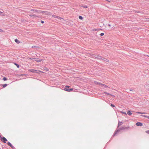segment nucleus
Here are the masks:
<instances>
[{
	"label": "nucleus",
	"instance_id": "b1692460",
	"mask_svg": "<svg viewBox=\"0 0 149 149\" xmlns=\"http://www.w3.org/2000/svg\"><path fill=\"white\" fill-rule=\"evenodd\" d=\"M3 80L4 81H6L7 80V78L6 77H4L3 78Z\"/></svg>",
	"mask_w": 149,
	"mask_h": 149
},
{
	"label": "nucleus",
	"instance_id": "6ab92c4d",
	"mask_svg": "<svg viewBox=\"0 0 149 149\" xmlns=\"http://www.w3.org/2000/svg\"><path fill=\"white\" fill-rule=\"evenodd\" d=\"M44 70L46 71H48L49 70V69H48L46 67H44Z\"/></svg>",
	"mask_w": 149,
	"mask_h": 149
},
{
	"label": "nucleus",
	"instance_id": "f8f14e48",
	"mask_svg": "<svg viewBox=\"0 0 149 149\" xmlns=\"http://www.w3.org/2000/svg\"><path fill=\"white\" fill-rule=\"evenodd\" d=\"M95 84L98 85H99L100 86H101V84H102V83H100V82H97L96 81H95Z\"/></svg>",
	"mask_w": 149,
	"mask_h": 149
},
{
	"label": "nucleus",
	"instance_id": "bb28decb",
	"mask_svg": "<svg viewBox=\"0 0 149 149\" xmlns=\"http://www.w3.org/2000/svg\"><path fill=\"white\" fill-rule=\"evenodd\" d=\"M104 35V33H102L100 34V35L101 36H103Z\"/></svg>",
	"mask_w": 149,
	"mask_h": 149
},
{
	"label": "nucleus",
	"instance_id": "c9c22d12",
	"mask_svg": "<svg viewBox=\"0 0 149 149\" xmlns=\"http://www.w3.org/2000/svg\"><path fill=\"white\" fill-rule=\"evenodd\" d=\"M108 26H111V25H110V24H108Z\"/></svg>",
	"mask_w": 149,
	"mask_h": 149
},
{
	"label": "nucleus",
	"instance_id": "6e6552de",
	"mask_svg": "<svg viewBox=\"0 0 149 149\" xmlns=\"http://www.w3.org/2000/svg\"><path fill=\"white\" fill-rule=\"evenodd\" d=\"M136 125L137 126H141L143 125V123L141 122H137Z\"/></svg>",
	"mask_w": 149,
	"mask_h": 149
},
{
	"label": "nucleus",
	"instance_id": "a878e982",
	"mask_svg": "<svg viewBox=\"0 0 149 149\" xmlns=\"http://www.w3.org/2000/svg\"><path fill=\"white\" fill-rule=\"evenodd\" d=\"M110 105H111V107H115V105H114V104H111Z\"/></svg>",
	"mask_w": 149,
	"mask_h": 149
},
{
	"label": "nucleus",
	"instance_id": "7ed1b4c3",
	"mask_svg": "<svg viewBox=\"0 0 149 149\" xmlns=\"http://www.w3.org/2000/svg\"><path fill=\"white\" fill-rule=\"evenodd\" d=\"M29 72H32L33 73H39V71H38V70H34V69H31V70H29Z\"/></svg>",
	"mask_w": 149,
	"mask_h": 149
},
{
	"label": "nucleus",
	"instance_id": "9b49d317",
	"mask_svg": "<svg viewBox=\"0 0 149 149\" xmlns=\"http://www.w3.org/2000/svg\"><path fill=\"white\" fill-rule=\"evenodd\" d=\"M52 16L53 17H54L55 18H58V19H59V18H60L61 17H58V16H56L55 15H52Z\"/></svg>",
	"mask_w": 149,
	"mask_h": 149
},
{
	"label": "nucleus",
	"instance_id": "e433bc0d",
	"mask_svg": "<svg viewBox=\"0 0 149 149\" xmlns=\"http://www.w3.org/2000/svg\"><path fill=\"white\" fill-rule=\"evenodd\" d=\"M2 13V12H0V13Z\"/></svg>",
	"mask_w": 149,
	"mask_h": 149
},
{
	"label": "nucleus",
	"instance_id": "5701e85b",
	"mask_svg": "<svg viewBox=\"0 0 149 149\" xmlns=\"http://www.w3.org/2000/svg\"><path fill=\"white\" fill-rule=\"evenodd\" d=\"M104 94H107L108 95H111V94H109V93H107V92H104Z\"/></svg>",
	"mask_w": 149,
	"mask_h": 149
},
{
	"label": "nucleus",
	"instance_id": "ddd939ff",
	"mask_svg": "<svg viewBox=\"0 0 149 149\" xmlns=\"http://www.w3.org/2000/svg\"><path fill=\"white\" fill-rule=\"evenodd\" d=\"M127 113L129 116H131L132 114V113H131V111H128L127 112Z\"/></svg>",
	"mask_w": 149,
	"mask_h": 149
},
{
	"label": "nucleus",
	"instance_id": "1a4fd4ad",
	"mask_svg": "<svg viewBox=\"0 0 149 149\" xmlns=\"http://www.w3.org/2000/svg\"><path fill=\"white\" fill-rule=\"evenodd\" d=\"M123 124V123L122 122L119 121L118 122V126L117 127V128H118L121 125Z\"/></svg>",
	"mask_w": 149,
	"mask_h": 149
},
{
	"label": "nucleus",
	"instance_id": "cd10ccee",
	"mask_svg": "<svg viewBox=\"0 0 149 149\" xmlns=\"http://www.w3.org/2000/svg\"><path fill=\"white\" fill-rule=\"evenodd\" d=\"M35 58H30L29 59L31 60H33V59H35Z\"/></svg>",
	"mask_w": 149,
	"mask_h": 149
},
{
	"label": "nucleus",
	"instance_id": "393cba45",
	"mask_svg": "<svg viewBox=\"0 0 149 149\" xmlns=\"http://www.w3.org/2000/svg\"><path fill=\"white\" fill-rule=\"evenodd\" d=\"M121 112L123 114H124L125 115H126L127 113L125 112H123V111H121Z\"/></svg>",
	"mask_w": 149,
	"mask_h": 149
},
{
	"label": "nucleus",
	"instance_id": "c85d7f7f",
	"mask_svg": "<svg viewBox=\"0 0 149 149\" xmlns=\"http://www.w3.org/2000/svg\"><path fill=\"white\" fill-rule=\"evenodd\" d=\"M142 116H143V117H146V118H147V116H146V115H142Z\"/></svg>",
	"mask_w": 149,
	"mask_h": 149
},
{
	"label": "nucleus",
	"instance_id": "7c9ffc66",
	"mask_svg": "<svg viewBox=\"0 0 149 149\" xmlns=\"http://www.w3.org/2000/svg\"><path fill=\"white\" fill-rule=\"evenodd\" d=\"M41 23H42V24H43V23H44V21H43L41 20Z\"/></svg>",
	"mask_w": 149,
	"mask_h": 149
},
{
	"label": "nucleus",
	"instance_id": "412c9836",
	"mask_svg": "<svg viewBox=\"0 0 149 149\" xmlns=\"http://www.w3.org/2000/svg\"><path fill=\"white\" fill-rule=\"evenodd\" d=\"M79 19H81V20L82 19H83L82 17L81 16H79Z\"/></svg>",
	"mask_w": 149,
	"mask_h": 149
},
{
	"label": "nucleus",
	"instance_id": "f704fd0d",
	"mask_svg": "<svg viewBox=\"0 0 149 149\" xmlns=\"http://www.w3.org/2000/svg\"><path fill=\"white\" fill-rule=\"evenodd\" d=\"M147 118L149 119V116H147Z\"/></svg>",
	"mask_w": 149,
	"mask_h": 149
},
{
	"label": "nucleus",
	"instance_id": "9d476101",
	"mask_svg": "<svg viewBox=\"0 0 149 149\" xmlns=\"http://www.w3.org/2000/svg\"><path fill=\"white\" fill-rule=\"evenodd\" d=\"M101 86L102 87H104L105 88L108 87L106 85L102 84H101Z\"/></svg>",
	"mask_w": 149,
	"mask_h": 149
},
{
	"label": "nucleus",
	"instance_id": "a211bd4d",
	"mask_svg": "<svg viewBox=\"0 0 149 149\" xmlns=\"http://www.w3.org/2000/svg\"><path fill=\"white\" fill-rule=\"evenodd\" d=\"M2 85H3V88H4L7 86V84H3Z\"/></svg>",
	"mask_w": 149,
	"mask_h": 149
},
{
	"label": "nucleus",
	"instance_id": "aec40b11",
	"mask_svg": "<svg viewBox=\"0 0 149 149\" xmlns=\"http://www.w3.org/2000/svg\"><path fill=\"white\" fill-rule=\"evenodd\" d=\"M137 113L138 114H145L146 113L144 112H137Z\"/></svg>",
	"mask_w": 149,
	"mask_h": 149
},
{
	"label": "nucleus",
	"instance_id": "4be33fe9",
	"mask_svg": "<svg viewBox=\"0 0 149 149\" xmlns=\"http://www.w3.org/2000/svg\"><path fill=\"white\" fill-rule=\"evenodd\" d=\"M15 65L17 66V67L18 68H19V65L18 64H17L16 63H15Z\"/></svg>",
	"mask_w": 149,
	"mask_h": 149
},
{
	"label": "nucleus",
	"instance_id": "72a5a7b5",
	"mask_svg": "<svg viewBox=\"0 0 149 149\" xmlns=\"http://www.w3.org/2000/svg\"><path fill=\"white\" fill-rule=\"evenodd\" d=\"M1 138H2L1 135H0V138H1Z\"/></svg>",
	"mask_w": 149,
	"mask_h": 149
},
{
	"label": "nucleus",
	"instance_id": "dca6fc26",
	"mask_svg": "<svg viewBox=\"0 0 149 149\" xmlns=\"http://www.w3.org/2000/svg\"><path fill=\"white\" fill-rule=\"evenodd\" d=\"M15 41L17 44H19L20 43V42L17 39H15Z\"/></svg>",
	"mask_w": 149,
	"mask_h": 149
},
{
	"label": "nucleus",
	"instance_id": "4c0bfd02",
	"mask_svg": "<svg viewBox=\"0 0 149 149\" xmlns=\"http://www.w3.org/2000/svg\"><path fill=\"white\" fill-rule=\"evenodd\" d=\"M32 15H30V16H32Z\"/></svg>",
	"mask_w": 149,
	"mask_h": 149
},
{
	"label": "nucleus",
	"instance_id": "f257e3e1",
	"mask_svg": "<svg viewBox=\"0 0 149 149\" xmlns=\"http://www.w3.org/2000/svg\"><path fill=\"white\" fill-rule=\"evenodd\" d=\"M127 128L126 127H125V126H123L117 129L115 132L113 134V136L112 137V138L114 136H115L118 133V132H120V131L121 130H125L126 129H127Z\"/></svg>",
	"mask_w": 149,
	"mask_h": 149
},
{
	"label": "nucleus",
	"instance_id": "c756f323",
	"mask_svg": "<svg viewBox=\"0 0 149 149\" xmlns=\"http://www.w3.org/2000/svg\"><path fill=\"white\" fill-rule=\"evenodd\" d=\"M146 133L149 134V130L146 131Z\"/></svg>",
	"mask_w": 149,
	"mask_h": 149
},
{
	"label": "nucleus",
	"instance_id": "f03ea898",
	"mask_svg": "<svg viewBox=\"0 0 149 149\" xmlns=\"http://www.w3.org/2000/svg\"><path fill=\"white\" fill-rule=\"evenodd\" d=\"M95 58L99 59H101L102 60H103L106 62H108V60L104 58H102V56H97L95 57Z\"/></svg>",
	"mask_w": 149,
	"mask_h": 149
},
{
	"label": "nucleus",
	"instance_id": "423d86ee",
	"mask_svg": "<svg viewBox=\"0 0 149 149\" xmlns=\"http://www.w3.org/2000/svg\"><path fill=\"white\" fill-rule=\"evenodd\" d=\"M35 60L38 62H40L41 61H42V60L38 58H35Z\"/></svg>",
	"mask_w": 149,
	"mask_h": 149
},
{
	"label": "nucleus",
	"instance_id": "39448f33",
	"mask_svg": "<svg viewBox=\"0 0 149 149\" xmlns=\"http://www.w3.org/2000/svg\"><path fill=\"white\" fill-rule=\"evenodd\" d=\"M64 90L68 91V92H70L72 91L73 90V88H64Z\"/></svg>",
	"mask_w": 149,
	"mask_h": 149
},
{
	"label": "nucleus",
	"instance_id": "20e7f679",
	"mask_svg": "<svg viewBox=\"0 0 149 149\" xmlns=\"http://www.w3.org/2000/svg\"><path fill=\"white\" fill-rule=\"evenodd\" d=\"M1 141L3 142L4 143H6V141H7V139L5 137H3L1 139Z\"/></svg>",
	"mask_w": 149,
	"mask_h": 149
},
{
	"label": "nucleus",
	"instance_id": "0eeeda50",
	"mask_svg": "<svg viewBox=\"0 0 149 149\" xmlns=\"http://www.w3.org/2000/svg\"><path fill=\"white\" fill-rule=\"evenodd\" d=\"M7 144L10 147H11L13 149H14L15 148L12 145L11 143L10 142H8L7 143Z\"/></svg>",
	"mask_w": 149,
	"mask_h": 149
},
{
	"label": "nucleus",
	"instance_id": "2f4dec72",
	"mask_svg": "<svg viewBox=\"0 0 149 149\" xmlns=\"http://www.w3.org/2000/svg\"><path fill=\"white\" fill-rule=\"evenodd\" d=\"M3 31L1 29H0V32H3Z\"/></svg>",
	"mask_w": 149,
	"mask_h": 149
},
{
	"label": "nucleus",
	"instance_id": "f3484780",
	"mask_svg": "<svg viewBox=\"0 0 149 149\" xmlns=\"http://www.w3.org/2000/svg\"><path fill=\"white\" fill-rule=\"evenodd\" d=\"M32 48H38V47L37 46H32Z\"/></svg>",
	"mask_w": 149,
	"mask_h": 149
},
{
	"label": "nucleus",
	"instance_id": "2eb2a0df",
	"mask_svg": "<svg viewBox=\"0 0 149 149\" xmlns=\"http://www.w3.org/2000/svg\"><path fill=\"white\" fill-rule=\"evenodd\" d=\"M81 7L85 8H88V6L87 5H82V6H81Z\"/></svg>",
	"mask_w": 149,
	"mask_h": 149
},
{
	"label": "nucleus",
	"instance_id": "473e14b6",
	"mask_svg": "<svg viewBox=\"0 0 149 149\" xmlns=\"http://www.w3.org/2000/svg\"><path fill=\"white\" fill-rule=\"evenodd\" d=\"M65 87H69V86H66Z\"/></svg>",
	"mask_w": 149,
	"mask_h": 149
},
{
	"label": "nucleus",
	"instance_id": "4468645a",
	"mask_svg": "<svg viewBox=\"0 0 149 149\" xmlns=\"http://www.w3.org/2000/svg\"><path fill=\"white\" fill-rule=\"evenodd\" d=\"M31 10L32 11H35V12H38V10H35V9H32Z\"/></svg>",
	"mask_w": 149,
	"mask_h": 149
}]
</instances>
